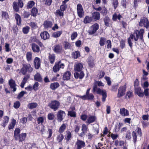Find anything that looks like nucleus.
<instances>
[{
  "mask_svg": "<svg viewBox=\"0 0 149 149\" xmlns=\"http://www.w3.org/2000/svg\"><path fill=\"white\" fill-rule=\"evenodd\" d=\"M139 31L137 30L134 31L133 34H131L130 37L128 38V42L129 46L131 47H132V43L131 39H134L135 41H137L139 38Z\"/></svg>",
  "mask_w": 149,
  "mask_h": 149,
  "instance_id": "1",
  "label": "nucleus"
},
{
  "mask_svg": "<svg viewBox=\"0 0 149 149\" xmlns=\"http://www.w3.org/2000/svg\"><path fill=\"white\" fill-rule=\"evenodd\" d=\"M32 71L33 68L30 64H23L20 72L24 75L27 72L31 73Z\"/></svg>",
  "mask_w": 149,
  "mask_h": 149,
  "instance_id": "2",
  "label": "nucleus"
},
{
  "mask_svg": "<svg viewBox=\"0 0 149 149\" xmlns=\"http://www.w3.org/2000/svg\"><path fill=\"white\" fill-rule=\"evenodd\" d=\"M93 90L94 92L96 91L98 94H101L102 95V101L104 102L105 100V99L107 97V94L106 91L104 90L100 89V88H98L97 86H95L93 88Z\"/></svg>",
  "mask_w": 149,
  "mask_h": 149,
  "instance_id": "3",
  "label": "nucleus"
},
{
  "mask_svg": "<svg viewBox=\"0 0 149 149\" xmlns=\"http://www.w3.org/2000/svg\"><path fill=\"white\" fill-rule=\"evenodd\" d=\"M59 105L60 103L58 101L53 100L49 104L48 106L54 111H56L58 108Z\"/></svg>",
  "mask_w": 149,
  "mask_h": 149,
  "instance_id": "4",
  "label": "nucleus"
},
{
  "mask_svg": "<svg viewBox=\"0 0 149 149\" xmlns=\"http://www.w3.org/2000/svg\"><path fill=\"white\" fill-rule=\"evenodd\" d=\"M77 14L78 17L80 18L82 17L84 15V11L82 5L78 3L77 6Z\"/></svg>",
  "mask_w": 149,
  "mask_h": 149,
  "instance_id": "5",
  "label": "nucleus"
},
{
  "mask_svg": "<svg viewBox=\"0 0 149 149\" xmlns=\"http://www.w3.org/2000/svg\"><path fill=\"white\" fill-rule=\"evenodd\" d=\"M139 25L141 26H144L146 28H148L149 27V22L148 19L144 17L142 18L139 22Z\"/></svg>",
  "mask_w": 149,
  "mask_h": 149,
  "instance_id": "6",
  "label": "nucleus"
},
{
  "mask_svg": "<svg viewBox=\"0 0 149 149\" xmlns=\"http://www.w3.org/2000/svg\"><path fill=\"white\" fill-rule=\"evenodd\" d=\"M99 28L98 24L97 23L91 26L88 30V33L90 35L94 34Z\"/></svg>",
  "mask_w": 149,
  "mask_h": 149,
  "instance_id": "7",
  "label": "nucleus"
},
{
  "mask_svg": "<svg viewBox=\"0 0 149 149\" xmlns=\"http://www.w3.org/2000/svg\"><path fill=\"white\" fill-rule=\"evenodd\" d=\"M65 116V113L64 111L62 110H60L58 112L57 115V120L60 122H61Z\"/></svg>",
  "mask_w": 149,
  "mask_h": 149,
  "instance_id": "8",
  "label": "nucleus"
},
{
  "mask_svg": "<svg viewBox=\"0 0 149 149\" xmlns=\"http://www.w3.org/2000/svg\"><path fill=\"white\" fill-rule=\"evenodd\" d=\"M85 142L81 140L77 139L75 144L77 149H81L85 146Z\"/></svg>",
  "mask_w": 149,
  "mask_h": 149,
  "instance_id": "9",
  "label": "nucleus"
},
{
  "mask_svg": "<svg viewBox=\"0 0 149 149\" xmlns=\"http://www.w3.org/2000/svg\"><path fill=\"white\" fill-rule=\"evenodd\" d=\"M126 90V86L125 85L120 87L118 89V96L120 97L123 96L125 94Z\"/></svg>",
  "mask_w": 149,
  "mask_h": 149,
  "instance_id": "10",
  "label": "nucleus"
},
{
  "mask_svg": "<svg viewBox=\"0 0 149 149\" xmlns=\"http://www.w3.org/2000/svg\"><path fill=\"white\" fill-rule=\"evenodd\" d=\"M135 92L139 97H142L144 96V93L139 87H135Z\"/></svg>",
  "mask_w": 149,
  "mask_h": 149,
  "instance_id": "11",
  "label": "nucleus"
},
{
  "mask_svg": "<svg viewBox=\"0 0 149 149\" xmlns=\"http://www.w3.org/2000/svg\"><path fill=\"white\" fill-rule=\"evenodd\" d=\"M53 47V50L56 53H61L62 51V47L59 45H55Z\"/></svg>",
  "mask_w": 149,
  "mask_h": 149,
  "instance_id": "12",
  "label": "nucleus"
},
{
  "mask_svg": "<svg viewBox=\"0 0 149 149\" xmlns=\"http://www.w3.org/2000/svg\"><path fill=\"white\" fill-rule=\"evenodd\" d=\"M35 68L36 69H38L40 65V59L38 57H36L34 61Z\"/></svg>",
  "mask_w": 149,
  "mask_h": 149,
  "instance_id": "13",
  "label": "nucleus"
},
{
  "mask_svg": "<svg viewBox=\"0 0 149 149\" xmlns=\"http://www.w3.org/2000/svg\"><path fill=\"white\" fill-rule=\"evenodd\" d=\"M9 84L11 88L13 89V92L15 91L16 90V88L15 81L13 79H10L9 81Z\"/></svg>",
  "mask_w": 149,
  "mask_h": 149,
  "instance_id": "14",
  "label": "nucleus"
},
{
  "mask_svg": "<svg viewBox=\"0 0 149 149\" xmlns=\"http://www.w3.org/2000/svg\"><path fill=\"white\" fill-rule=\"evenodd\" d=\"M83 68L82 64L78 63L75 64L74 66V70L75 71H80Z\"/></svg>",
  "mask_w": 149,
  "mask_h": 149,
  "instance_id": "15",
  "label": "nucleus"
},
{
  "mask_svg": "<svg viewBox=\"0 0 149 149\" xmlns=\"http://www.w3.org/2000/svg\"><path fill=\"white\" fill-rule=\"evenodd\" d=\"M96 117L94 116H90L87 119V123L90 124L95 122L96 120Z\"/></svg>",
  "mask_w": 149,
  "mask_h": 149,
  "instance_id": "16",
  "label": "nucleus"
},
{
  "mask_svg": "<svg viewBox=\"0 0 149 149\" xmlns=\"http://www.w3.org/2000/svg\"><path fill=\"white\" fill-rule=\"evenodd\" d=\"M40 36L41 38L45 40L48 39L49 38V35L47 31L42 32L40 33Z\"/></svg>",
  "mask_w": 149,
  "mask_h": 149,
  "instance_id": "17",
  "label": "nucleus"
},
{
  "mask_svg": "<svg viewBox=\"0 0 149 149\" xmlns=\"http://www.w3.org/2000/svg\"><path fill=\"white\" fill-rule=\"evenodd\" d=\"M71 75V73L69 71L65 72L63 75V79L64 80H68L70 79Z\"/></svg>",
  "mask_w": 149,
  "mask_h": 149,
  "instance_id": "18",
  "label": "nucleus"
},
{
  "mask_svg": "<svg viewBox=\"0 0 149 149\" xmlns=\"http://www.w3.org/2000/svg\"><path fill=\"white\" fill-rule=\"evenodd\" d=\"M74 76L75 78L82 79L84 76V74L82 71L80 72L79 73L76 72L74 73Z\"/></svg>",
  "mask_w": 149,
  "mask_h": 149,
  "instance_id": "19",
  "label": "nucleus"
},
{
  "mask_svg": "<svg viewBox=\"0 0 149 149\" xmlns=\"http://www.w3.org/2000/svg\"><path fill=\"white\" fill-rule=\"evenodd\" d=\"M26 136V133H22L19 134L18 136V139L16 140L19 141V142H22L24 140Z\"/></svg>",
  "mask_w": 149,
  "mask_h": 149,
  "instance_id": "20",
  "label": "nucleus"
},
{
  "mask_svg": "<svg viewBox=\"0 0 149 149\" xmlns=\"http://www.w3.org/2000/svg\"><path fill=\"white\" fill-rule=\"evenodd\" d=\"M120 113L123 116H128L129 115L128 111L125 108H122L120 109Z\"/></svg>",
  "mask_w": 149,
  "mask_h": 149,
  "instance_id": "21",
  "label": "nucleus"
},
{
  "mask_svg": "<svg viewBox=\"0 0 149 149\" xmlns=\"http://www.w3.org/2000/svg\"><path fill=\"white\" fill-rule=\"evenodd\" d=\"M31 48L32 50L34 52H38L40 49L39 46L35 43H32L31 45Z\"/></svg>",
  "mask_w": 149,
  "mask_h": 149,
  "instance_id": "22",
  "label": "nucleus"
},
{
  "mask_svg": "<svg viewBox=\"0 0 149 149\" xmlns=\"http://www.w3.org/2000/svg\"><path fill=\"white\" fill-rule=\"evenodd\" d=\"M92 18L95 20L99 19L100 18V14L97 12H94L93 13Z\"/></svg>",
  "mask_w": 149,
  "mask_h": 149,
  "instance_id": "23",
  "label": "nucleus"
},
{
  "mask_svg": "<svg viewBox=\"0 0 149 149\" xmlns=\"http://www.w3.org/2000/svg\"><path fill=\"white\" fill-rule=\"evenodd\" d=\"M20 132V130L19 128H16L15 130L14 134L15 140H17L18 139Z\"/></svg>",
  "mask_w": 149,
  "mask_h": 149,
  "instance_id": "24",
  "label": "nucleus"
},
{
  "mask_svg": "<svg viewBox=\"0 0 149 149\" xmlns=\"http://www.w3.org/2000/svg\"><path fill=\"white\" fill-rule=\"evenodd\" d=\"M16 120L14 119L13 118L10 123L8 127V128L9 130L12 129H13L16 124Z\"/></svg>",
  "mask_w": 149,
  "mask_h": 149,
  "instance_id": "25",
  "label": "nucleus"
},
{
  "mask_svg": "<svg viewBox=\"0 0 149 149\" xmlns=\"http://www.w3.org/2000/svg\"><path fill=\"white\" fill-rule=\"evenodd\" d=\"M48 58L50 63H53L54 62L55 59V55L54 54H49Z\"/></svg>",
  "mask_w": 149,
  "mask_h": 149,
  "instance_id": "26",
  "label": "nucleus"
},
{
  "mask_svg": "<svg viewBox=\"0 0 149 149\" xmlns=\"http://www.w3.org/2000/svg\"><path fill=\"white\" fill-rule=\"evenodd\" d=\"M34 79L35 80L39 81H42V78L40 74L39 73H37L34 76Z\"/></svg>",
  "mask_w": 149,
  "mask_h": 149,
  "instance_id": "27",
  "label": "nucleus"
},
{
  "mask_svg": "<svg viewBox=\"0 0 149 149\" xmlns=\"http://www.w3.org/2000/svg\"><path fill=\"white\" fill-rule=\"evenodd\" d=\"M59 86V85L58 83H54L51 84L50 88L52 89L55 90Z\"/></svg>",
  "mask_w": 149,
  "mask_h": 149,
  "instance_id": "28",
  "label": "nucleus"
},
{
  "mask_svg": "<svg viewBox=\"0 0 149 149\" xmlns=\"http://www.w3.org/2000/svg\"><path fill=\"white\" fill-rule=\"evenodd\" d=\"M38 106V104L36 102L29 103L27 105L29 109H33L36 108Z\"/></svg>",
  "mask_w": 149,
  "mask_h": 149,
  "instance_id": "29",
  "label": "nucleus"
},
{
  "mask_svg": "<svg viewBox=\"0 0 149 149\" xmlns=\"http://www.w3.org/2000/svg\"><path fill=\"white\" fill-rule=\"evenodd\" d=\"M15 17L17 21V24L18 25H19L21 24V18L20 16L18 14H16L15 15Z\"/></svg>",
  "mask_w": 149,
  "mask_h": 149,
  "instance_id": "30",
  "label": "nucleus"
},
{
  "mask_svg": "<svg viewBox=\"0 0 149 149\" xmlns=\"http://www.w3.org/2000/svg\"><path fill=\"white\" fill-rule=\"evenodd\" d=\"M92 20V18L91 17L87 16L85 17L84 20V22L85 24L91 22Z\"/></svg>",
  "mask_w": 149,
  "mask_h": 149,
  "instance_id": "31",
  "label": "nucleus"
},
{
  "mask_svg": "<svg viewBox=\"0 0 149 149\" xmlns=\"http://www.w3.org/2000/svg\"><path fill=\"white\" fill-rule=\"evenodd\" d=\"M13 7L14 10L18 12L19 10V6L18 4L16 2H13Z\"/></svg>",
  "mask_w": 149,
  "mask_h": 149,
  "instance_id": "32",
  "label": "nucleus"
},
{
  "mask_svg": "<svg viewBox=\"0 0 149 149\" xmlns=\"http://www.w3.org/2000/svg\"><path fill=\"white\" fill-rule=\"evenodd\" d=\"M66 125L65 124H63L60 127L58 132L60 133H62L66 129Z\"/></svg>",
  "mask_w": 149,
  "mask_h": 149,
  "instance_id": "33",
  "label": "nucleus"
},
{
  "mask_svg": "<svg viewBox=\"0 0 149 149\" xmlns=\"http://www.w3.org/2000/svg\"><path fill=\"white\" fill-rule=\"evenodd\" d=\"M44 26L45 28H47L49 27H51L52 26V23L49 21L45 22L44 23Z\"/></svg>",
  "mask_w": 149,
  "mask_h": 149,
  "instance_id": "34",
  "label": "nucleus"
},
{
  "mask_svg": "<svg viewBox=\"0 0 149 149\" xmlns=\"http://www.w3.org/2000/svg\"><path fill=\"white\" fill-rule=\"evenodd\" d=\"M62 31H58L54 32L52 34V36L55 38H57L59 37L62 34Z\"/></svg>",
  "mask_w": 149,
  "mask_h": 149,
  "instance_id": "35",
  "label": "nucleus"
},
{
  "mask_svg": "<svg viewBox=\"0 0 149 149\" xmlns=\"http://www.w3.org/2000/svg\"><path fill=\"white\" fill-rule=\"evenodd\" d=\"M9 118L7 116H4L3 118V123L2 125L3 127H5L8 121Z\"/></svg>",
  "mask_w": 149,
  "mask_h": 149,
  "instance_id": "36",
  "label": "nucleus"
},
{
  "mask_svg": "<svg viewBox=\"0 0 149 149\" xmlns=\"http://www.w3.org/2000/svg\"><path fill=\"white\" fill-rule=\"evenodd\" d=\"M45 118L42 117H40L37 119V123L38 124H42L44 122Z\"/></svg>",
  "mask_w": 149,
  "mask_h": 149,
  "instance_id": "37",
  "label": "nucleus"
},
{
  "mask_svg": "<svg viewBox=\"0 0 149 149\" xmlns=\"http://www.w3.org/2000/svg\"><path fill=\"white\" fill-rule=\"evenodd\" d=\"M88 63L89 66L90 67L92 68L94 66V61L93 60V59H92L91 57L89 58L88 59Z\"/></svg>",
  "mask_w": 149,
  "mask_h": 149,
  "instance_id": "38",
  "label": "nucleus"
},
{
  "mask_svg": "<svg viewBox=\"0 0 149 149\" xmlns=\"http://www.w3.org/2000/svg\"><path fill=\"white\" fill-rule=\"evenodd\" d=\"M58 64L57 65L58 66L59 68L60 69H63L65 67V65L61 61H59L56 62Z\"/></svg>",
  "mask_w": 149,
  "mask_h": 149,
  "instance_id": "39",
  "label": "nucleus"
},
{
  "mask_svg": "<svg viewBox=\"0 0 149 149\" xmlns=\"http://www.w3.org/2000/svg\"><path fill=\"white\" fill-rule=\"evenodd\" d=\"M32 53L31 52H28L26 53V58L28 61H30L32 59Z\"/></svg>",
  "mask_w": 149,
  "mask_h": 149,
  "instance_id": "40",
  "label": "nucleus"
},
{
  "mask_svg": "<svg viewBox=\"0 0 149 149\" xmlns=\"http://www.w3.org/2000/svg\"><path fill=\"white\" fill-rule=\"evenodd\" d=\"M71 137L72 134L71 132L69 131H67L65 137L67 140L69 141Z\"/></svg>",
  "mask_w": 149,
  "mask_h": 149,
  "instance_id": "41",
  "label": "nucleus"
},
{
  "mask_svg": "<svg viewBox=\"0 0 149 149\" xmlns=\"http://www.w3.org/2000/svg\"><path fill=\"white\" fill-rule=\"evenodd\" d=\"M38 13V10L36 8H33L31 10V14L33 16H36Z\"/></svg>",
  "mask_w": 149,
  "mask_h": 149,
  "instance_id": "42",
  "label": "nucleus"
},
{
  "mask_svg": "<svg viewBox=\"0 0 149 149\" xmlns=\"http://www.w3.org/2000/svg\"><path fill=\"white\" fill-rule=\"evenodd\" d=\"M1 16L3 19H7L8 18V15L6 12L2 11Z\"/></svg>",
  "mask_w": 149,
  "mask_h": 149,
  "instance_id": "43",
  "label": "nucleus"
},
{
  "mask_svg": "<svg viewBox=\"0 0 149 149\" xmlns=\"http://www.w3.org/2000/svg\"><path fill=\"white\" fill-rule=\"evenodd\" d=\"M57 63H55V65L53 67V70L54 72H58L60 69L58 66L57 65Z\"/></svg>",
  "mask_w": 149,
  "mask_h": 149,
  "instance_id": "44",
  "label": "nucleus"
},
{
  "mask_svg": "<svg viewBox=\"0 0 149 149\" xmlns=\"http://www.w3.org/2000/svg\"><path fill=\"white\" fill-rule=\"evenodd\" d=\"M72 56L74 58H77L80 57V54L79 52L76 51L73 53Z\"/></svg>",
  "mask_w": 149,
  "mask_h": 149,
  "instance_id": "45",
  "label": "nucleus"
},
{
  "mask_svg": "<svg viewBox=\"0 0 149 149\" xmlns=\"http://www.w3.org/2000/svg\"><path fill=\"white\" fill-rule=\"evenodd\" d=\"M64 138L62 134H60L58 135L56 137V139L58 141L60 142L62 141Z\"/></svg>",
  "mask_w": 149,
  "mask_h": 149,
  "instance_id": "46",
  "label": "nucleus"
},
{
  "mask_svg": "<svg viewBox=\"0 0 149 149\" xmlns=\"http://www.w3.org/2000/svg\"><path fill=\"white\" fill-rule=\"evenodd\" d=\"M106 39L104 38L101 37L99 42V44L101 46H103L104 45V43L105 42Z\"/></svg>",
  "mask_w": 149,
  "mask_h": 149,
  "instance_id": "47",
  "label": "nucleus"
},
{
  "mask_svg": "<svg viewBox=\"0 0 149 149\" xmlns=\"http://www.w3.org/2000/svg\"><path fill=\"white\" fill-rule=\"evenodd\" d=\"M35 3L33 1H30L27 3V8H31L34 5Z\"/></svg>",
  "mask_w": 149,
  "mask_h": 149,
  "instance_id": "48",
  "label": "nucleus"
},
{
  "mask_svg": "<svg viewBox=\"0 0 149 149\" xmlns=\"http://www.w3.org/2000/svg\"><path fill=\"white\" fill-rule=\"evenodd\" d=\"M30 28L28 26H26L23 28L22 31L23 33L25 34H27L29 32Z\"/></svg>",
  "mask_w": 149,
  "mask_h": 149,
  "instance_id": "49",
  "label": "nucleus"
},
{
  "mask_svg": "<svg viewBox=\"0 0 149 149\" xmlns=\"http://www.w3.org/2000/svg\"><path fill=\"white\" fill-rule=\"evenodd\" d=\"M67 7V6L66 4H62L61 5L60 9L62 11H64L66 10Z\"/></svg>",
  "mask_w": 149,
  "mask_h": 149,
  "instance_id": "50",
  "label": "nucleus"
},
{
  "mask_svg": "<svg viewBox=\"0 0 149 149\" xmlns=\"http://www.w3.org/2000/svg\"><path fill=\"white\" fill-rule=\"evenodd\" d=\"M27 79H28V78L27 77H24L23 79L22 82L21 83V85H20L21 87L22 88H24V85L25 84V83H26Z\"/></svg>",
  "mask_w": 149,
  "mask_h": 149,
  "instance_id": "51",
  "label": "nucleus"
},
{
  "mask_svg": "<svg viewBox=\"0 0 149 149\" xmlns=\"http://www.w3.org/2000/svg\"><path fill=\"white\" fill-rule=\"evenodd\" d=\"M121 17V16L120 15H118L117 16V15L115 13L113 15L112 19L114 20H115L117 18L119 20H120Z\"/></svg>",
  "mask_w": 149,
  "mask_h": 149,
  "instance_id": "52",
  "label": "nucleus"
},
{
  "mask_svg": "<svg viewBox=\"0 0 149 149\" xmlns=\"http://www.w3.org/2000/svg\"><path fill=\"white\" fill-rule=\"evenodd\" d=\"M77 35L78 34L77 32H73L71 36V39L72 40H74L77 38Z\"/></svg>",
  "mask_w": 149,
  "mask_h": 149,
  "instance_id": "53",
  "label": "nucleus"
},
{
  "mask_svg": "<svg viewBox=\"0 0 149 149\" xmlns=\"http://www.w3.org/2000/svg\"><path fill=\"white\" fill-rule=\"evenodd\" d=\"M68 115L70 116L71 117H75L76 116L75 112L73 111H68Z\"/></svg>",
  "mask_w": 149,
  "mask_h": 149,
  "instance_id": "54",
  "label": "nucleus"
},
{
  "mask_svg": "<svg viewBox=\"0 0 149 149\" xmlns=\"http://www.w3.org/2000/svg\"><path fill=\"white\" fill-rule=\"evenodd\" d=\"M63 11H62L61 10H57L56 11V14L59 15L60 16H63Z\"/></svg>",
  "mask_w": 149,
  "mask_h": 149,
  "instance_id": "55",
  "label": "nucleus"
},
{
  "mask_svg": "<svg viewBox=\"0 0 149 149\" xmlns=\"http://www.w3.org/2000/svg\"><path fill=\"white\" fill-rule=\"evenodd\" d=\"M54 114L52 113H49L48 115L47 118L48 119L50 120H52L54 118Z\"/></svg>",
  "mask_w": 149,
  "mask_h": 149,
  "instance_id": "56",
  "label": "nucleus"
},
{
  "mask_svg": "<svg viewBox=\"0 0 149 149\" xmlns=\"http://www.w3.org/2000/svg\"><path fill=\"white\" fill-rule=\"evenodd\" d=\"M88 127L84 124H83L82 125V130L84 133L86 132L87 131Z\"/></svg>",
  "mask_w": 149,
  "mask_h": 149,
  "instance_id": "57",
  "label": "nucleus"
},
{
  "mask_svg": "<svg viewBox=\"0 0 149 149\" xmlns=\"http://www.w3.org/2000/svg\"><path fill=\"white\" fill-rule=\"evenodd\" d=\"M144 30L143 29H141L139 31V35L141 39H142L143 35Z\"/></svg>",
  "mask_w": 149,
  "mask_h": 149,
  "instance_id": "58",
  "label": "nucleus"
},
{
  "mask_svg": "<svg viewBox=\"0 0 149 149\" xmlns=\"http://www.w3.org/2000/svg\"><path fill=\"white\" fill-rule=\"evenodd\" d=\"M39 86V83L38 82H35L33 86V89L35 91H36L38 90V87Z\"/></svg>",
  "mask_w": 149,
  "mask_h": 149,
  "instance_id": "59",
  "label": "nucleus"
},
{
  "mask_svg": "<svg viewBox=\"0 0 149 149\" xmlns=\"http://www.w3.org/2000/svg\"><path fill=\"white\" fill-rule=\"evenodd\" d=\"M20 105V102L19 101H17L14 103V107L15 109H17L19 108Z\"/></svg>",
  "mask_w": 149,
  "mask_h": 149,
  "instance_id": "60",
  "label": "nucleus"
},
{
  "mask_svg": "<svg viewBox=\"0 0 149 149\" xmlns=\"http://www.w3.org/2000/svg\"><path fill=\"white\" fill-rule=\"evenodd\" d=\"M9 45L7 43H6L5 45V51L6 52H8L10 50V49L9 48Z\"/></svg>",
  "mask_w": 149,
  "mask_h": 149,
  "instance_id": "61",
  "label": "nucleus"
},
{
  "mask_svg": "<svg viewBox=\"0 0 149 149\" xmlns=\"http://www.w3.org/2000/svg\"><path fill=\"white\" fill-rule=\"evenodd\" d=\"M13 58H8L6 60V62L8 64H11L13 63Z\"/></svg>",
  "mask_w": 149,
  "mask_h": 149,
  "instance_id": "62",
  "label": "nucleus"
},
{
  "mask_svg": "<svg viewBox=\"0 0 149 149\" xmlns=\"http://www.w3.org/2000/svg\"><path fill=\"white\" fill-rule=\"evenodd\" d=\"M45 4L49 6L52 2V0H43Z\"/></svg>",
  "mask_w": 149,
  "mask_h": 149,
  "instance_id": "63",
  "label": "nucleus"
},
{
  "mask_svg": "<svg viewBox=\"0 0 149 149\" xmlns=\"http://www.w3.org/2000/svg\"><path fill=\"white\" fill-rule=\"evenodd\" d=\"M113 4L114 6V8L116 9L117 7L118 4V0H113Z\"/></svg>",
  "mask_w": 149,
  "mask_h": 149,
  "instance_id": "64",
  "label": "nucleus"
}]
</instances>
